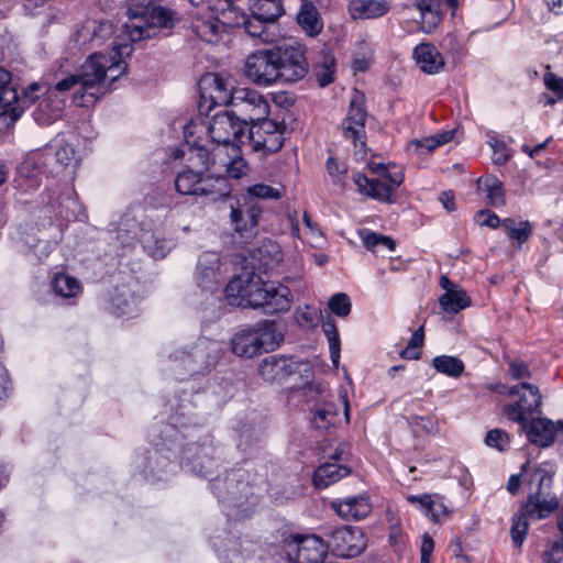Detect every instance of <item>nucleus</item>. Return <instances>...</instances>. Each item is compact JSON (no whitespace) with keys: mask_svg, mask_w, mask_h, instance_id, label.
<instances>
[{"mask_svg":"<svg viewBox=\"0 0 563 563\" xmlns=\"http://www.w3.org/2000/svg\"><path fill=\"white\" fill-rule=\"evenodd\" d=\"M132 53L126 43L117 44L111 53L91 54L77 73L58 80L45 96L37 100L32 115L40 125H51L64 111L65 100L58 95L75 89L73 102L77 107L93 106L102 96L112 90V84L126 70L125 56Z\"/></svg>","mask_w":563,"mask_h":563,"instance_id":"1","label":"nucleus"},{"mask_svg":"<svg viewBox=\"0 0 563 563\" xmlns=\"http://www.w3.org/2000/svg\"><path fill=\"white\" fill-rule=\"evenodd\" d=\"M230 305L243 308H263L266 313L285 312L291 306V291L283 285L264 282L255 273L244 272L234 277L224 288Z\"/></svg>","mask_w":563,"mask_h":563,"instance_id":"2","label":"nucleus"},{"mask_svg":"<svg viewBox=\"0 0 563 563\" xmlns=\"http://www.w3.org/2000/svg\"><path fill=\"white\" fill-rule=\"evenodd\" d=\"M126 15L123 32L132 42L152 38L159 30L172 27L176 20L173 10L156 1L146 4L133 3Z\"/></svg>","mask_w":563,"mask_h":563,"instance_id":"3","label":"nucleus"},{"mask_svg":"<svg viewBox=\"0 0 563 563\" xmlns=\"http://www.w3.org/2000/svg\"><path fill=\"white\" fill-rule=\"evenodd\" d=\"M368 169L376 175L375 178H368L361 173L353 174L352 179L357 191L379 202H394V190L404 183V173L396 166L376 162H371Z\"/></svg>","mask_w":563,"mask_h":563,"instance_id":"4","label":"nucleus"},{"mask_svg":"<svg viewBox=\"0 0 563 563\" xmlns=\"http://www.w3.org/2000/svg\"><path fill=\"white\" fill-rule=\"evenodd\" d=\"M283 340L273 321H262L236 332L231 339L232 352L252 358L262 351L274 350Z\"/></svg>","mask_w":563,"mask_h":563,"instance_id":"5","label":"nucleus"},{"mask_svg":"<svg viewBox=\"0 0 563 563\" xmlns=\"http://www.w3.org/2000/svg\"><path fill=\"white\" fill-rule=\"evenodd\" d=\"M175 188L180 195L210 197L213 201L228 198L231 194V187L225 176L203 175L201 170L191 168L178 173L175 178Z\"/></svg>","mask_w":563,"mask_h":563,"instance_id":"6","label":"nucleus"},{"mask_svg":"<svg viewBox=\"0 0 563 563\" xmlns=\"http://www.w3.org/2000/svg\"><path fill=\"white\" fill-rule=\"evenodd\" d=\"M207 133L212 142L240 148L245 145L247 125L232 111L218 112L208 121Z\"/></svg>","mask_w":563,"mask_h":563,"instance_id":"7","label":"nucleus"},{"mask_svg":"<svg viewBox=\"0 0 563 563\" xmlns=\"http://www.w3.org/2000/svg\"><path fill=\"white\" fill-rule=\"evenodd\" d=\"M285 130L284 122L266 117L247 126L245 144H249L253 152H262L265 155L278 152L284 145Z\"/></svg>","mask_w":563,"mask_h":563,"instance_id":"8","label":"nucleus"},{"mask_svg":"<svg viewBox=\"0 0 563 563\" xmlns=\"http://www.w3.org/2000/svg\"><path fill=\"white\" fill-rule=\"evenodd\" d=\"M230 107L247 126L266 119L271 112L268 99L260 91L247 87L235 89Z\"/></svg>","mask_w":563,"mask_h":563,"instance_id":"9","label":"nucleus"},{"mask_svg":"<svg viewBox=\"0 0 563 563\" xmlns=\"http://www.w3.org/2000/svg\"><path fill=\"white\" fill-rule=\"evenodd\" d=\"M509 396H517L518 400L504 407V415L511 421L526 428L528 415L537 412L541 406V394L536 385L520 383L508 390Z\"/></svg>","mask_w":563,"mask_h":563,"instance_id":"10","label":"nucleus"},{"mask_svg":"<svg viewBox=\"0 0 563 563\" xmlns=\"http://www.w3.org/2000/svg\"><path fill=\"white\" fill-rule=\"evenodd\" d=\"M207 11V14H194L190 27L203 42L216 44L221 40L225 29L232 27V15H236V10Z\"/></svg>","mask_w":563,"mask_h":563,"instance_id":"11","label":"nucleus"},{"mask_svg":"<svg viewBox=\"0 0 563 563\" xmlns=\"http://www.w3.org/2000/svg\"><path fill=\"white\" fill-rule=\"evenodd\" d=\"M278 82H296L308 73V62L300 46L275 47Z\"/></svg>","mask_w":563,"mask_h":563,"instance_id":"12","label":"nucleus"},{"mask_svg":"<svg viewBox=\"0 0 563 563\" xmlns=\"http://www.w3.org/2000/svg\"><path fill=\"white\" fill-rule=\"evenodd\" d=\"M367 112L364 104V96L356 93L350 101L349 110L341 123L342 135L352 142L355 148L364 151L366 147Z\"/></svg>","mask_w":563,"mask_h":563,"instance_id":"13","label":"nucleus"},{"mask_svg":"<svg viewBox=\"0 0 563 563\" xmlns=\"http://www.w3.org/2000/svg\"><path fill=\"white\" fill-rule=\"evenodd\" d=\"M245 76L255 85L269 87L278 82L275 47L251 54L245 63Z\"/></svg>","mask_w":563,"mask_h":563,"instance_id":"14","label":"nucleus"},{"mask_svg":"<svg viewBox=\"0 0 563 563\" xmlns=\"http://www.w3.org/2000/svg\"><path fill=\"white\" fill-rule=\"evenodd\" d=\"M328 551V543L314 534L294 536L286 543L287 555L295 563H322Z\"/></svg>","mask_w":563,"mask_h":563,"instance_id":"15","label":"nucleus"},{"mask_svg":"<svg viewBox=\"0 0 563 563\" xmlns=\"http://www.w3.org/2000/svg\"><path fill=\"white\" fill-rule=\"evenodd\" d=\"M23 112L18 91L12 84V75L0 67V132L11 129Z\"/></svg>","mask_w":563,"mask_h":563,"instance_id":"16","label":"nucleus"},{"mask_svg":"<svg viewBox=\"0 0 563 563\" xmlns=\"http://www.w3.org/2000/svg\"><path fill=\"white\" fill-rule=\"evenodd\" d=\"M301 367H307V364L285 355H271L258 364V374L268 383H283L289 376L299 373Z\"/></svg>","mask_w":563,"mask_h":563,"instance_id":"17","label":"nucleus"},{"mask_svg":"<svg viewBox=\"0 0 563 563\" xmlns=\"http://www.w3.org/2000/svg\"><path fill=\"white\" fill-rule=\"evenodd\" d=\"M328 545L340 556L353 558L364 551L366 542L361 529L344 526L330 533Z\"/></svg>","mask_w":563,"mask_h":563,"instance_id":"18","label":"nucleus"},{"mask_svg":"<svg viewBox=\"0 0 563 563\" xmlns=\"http://www.w3.org/2000/svg\"><path fill=\"white\" fill-rule=\"evenodd\" d=\"M220 255L216 252H205L199 256L196 280L198 286L209 292L216 291L222 279Z\"/></svg>","mask_w":563,"mask_h":563,"instance_id":"19","label":"nucleus"},{"mask_svg":"<svg viewBox=\"0 0 563 563\" xmlns=\"http://www.w3.org/2000/svg\"><path fill=\"white\" fill-rule=\"evenodd\" d=\"M230 221L234 231L243 234L256 228L262 207L250 197H242L235 205H231Z\"/></svg>","mask_w":563,"mask_h":563,"instance_id":"20","label":"nucleus"},{"mask_svg":"<svg viewBox=\"0 0 563 563\" xmlns=\"http://www.w3.org/2000/svg\"><path fill=\"white\" fill-rule=\"evenodd\" d=\"M274 23L275 22L272 20L261 18L253 11L250 15H245L236 10V15H232V27H244L250 36L257 37L266 43L273 41V34L269 32V27H272Z\"/></svg>","mask_w":563,"mask_h":563,"instance_id":"21","label":"nucleus"},{"mask_svg":"<svg viewBox=\"0 0 563 563\" xmlns=\"http://www.w3.org/2000/svg\"><path fill=\"white\" fill-rule=\"evenodd\" d=\"M332 507L340 517L346 520L363 519L372 511V505L365 495L334 500Z\"/></svg>","mask_w":563,"mask_h":563,"instance_id":"22","label":"nucleus"},{"mask_svg":"<svg viewBox=\"0 0 563 563\" xmlns=\"http://www.w3.org/2000/svg\"><path fill=\"white\" fill-rule=\"evenodd\" d=\"M415 7L420 13V30L433 33L442 23L443 11L441 0H415Z\"/></svg>","mask_w":563,"mask_h":563,"instance_id":"23","label":"nucleus"},{"mask_svg":"<svg viewBox=\"0 0 563 563\" xmlns=\"http://www.w3.org/2000/svg\"><path fill=\"white\" fill-rule=\"evenodd\" d=\"M412 56L420 70L426 74H438L444 67V59L433 44H418L413 49Z\"/></svg>","mask_w":563,"mask_h":563,"instance_id":"24","label":"nucleus"},{"mask_svg":"<svg viewBox=\"0 0 563 563\" xmlns=\"http://www.w3.org/2000/svg\"><path fill=\"white\" fill-rule=\"evenodd\" d=\"M203 89L213 103L229 106L233 100V92L238 87H232L228 79L218 74H210L202 80Z\"/></svg>","mask_w":563,"mask_h":563,"instance_id":"25","label":"nucleus"},{"mask_svg":"<svg viewBox=\"0 0 563 563\" xmlns=\"http://www.w3.org/2000/svg\"><path fill=\"white\" fill-rule=\"evenodd\" d=\"M296 20L302 32L310 37L319 35L323 29V20L320 12L309 0H302Z\"/></svg>","mask_w":563,"mask_h":563,"instance_id":"26","label":"nucleus"},{"mask_svg":"<svg viewBox=\"0 0 563 563\" xmlns=\"http://www.w3.org/2000/svg\"><path fill=\"white\" fill-rule=\"evenodd\" d=\"M111 33L112 26L109 23L86 20L76 29L74 41L78 45H85L90 42L101 43Z\"/></svg>","mask_w":563,"mask_h":563,"instance_id":"27","label":"nucleus"},{"mask_svg":"<svg viewBox=\"0 0 563 563\" xmlns=\"http://www.w3.org/2000/svg\"><path fill=\"white\" fill-rule=\"evenodd\" d=\"M526 431L528 440L540 446H549L553 443L558 432L554 423L545 418L533 419L530 424L526 423Z\"/></svg>","mask_w":563,"mask_h":563,"instance_id":"28","label":"nucleus"},{"mask_svg":"<svg viewBox=\"0 0 563 563\" xmlns=\"http://www.w3.org/2000/svg\"><path fill=\"white\" fill-rule=\"evenodd\" d=\"M389 10L387 0H352L349 4L351 16L356 19H376Z\"/></svg>","mask_w":563,"mask_h":563,"instance_id":"29","label":"nucleus"},{"mask_svg":"<svg viewBox=\"0 0 563 563\" xmlns=\"http://www.w3.org/2000/svg\"><path fill=\"white\" fill-rule=\"evenodd\" d=\"M559 501L552 494H545L536 498L528 497L522 511L530 519L540 520L547 518L558 507Z\"/></svg>","mask_w":563,"mask_h":563,"instance_id":"30","label":"nucleus"},{"mask_svg":"<svg viewBox=\"0 0 563 563\" xmlns=\"http://www.w3.org/2000/svg\"><path fill=\"white\" fill-rule=\"evenodd\" d=\"M351 468L336 463H325L320 465L313 473V484L317 488H327L341 478L347 476Z\"/></svg>","mask_w":563,"mask_h":563,"instance_id":"31","label":"nucleus"},{"mask_svg":"<svg viewBox=\"0 0 563 563\" xmlns=\"http://www.w3.org/2000/svg\"><path fill=\"white\" fill-rule=\"evenodd\" d=\"M113 313L117 316H128L137 312V302L134 294L125 286L117 287L111 297Z\"/></svg>","mask_w":563,"mask_h":563,"instance_id":"32","label":"nucleus"},{"mask_svg":"<svg viewBox=\"0 0 563 563\" xmlns=\"http://www.w3.org/2000/svg\"><path fill=\"white\" fill-rule=\"evenodd\" d=\"M501 228L510 240H515L519 245L527 242L532 234V224L528 220H516L514 218H505Z\"/></svg>","mask_w":563,"mask_h":563,"instance_id":"33","label":"nucleus"},{"mask_svg":"<svg viewBox=\"0 0 563 563\" xmlns=\"http://www.w3.org/2000/svg\"><path fill=\"white\" fill-rule=\"evenodd\" d=\"M439 303L443 311L451 314H456L471 305V298L465 290L459 288L456 290L444 292L440 297Z\"/></svg>","mask_w":563,"mask_h":563,"instance_id":"34","label":"nucleus"},{"mask_svg":"<svg viewBox=\"0 0 563 563\" xmlns=\"http://www.w3.org/2000/svg\"><path fill=\"white\" fill-rule=\"evenodd\" d=\"M431 364L438 373L453 378L460 377L465 368L463 361L452 355L435 356Z\"/></svg>","mask_w":563,"mask_h":563,"instance_id":"35","label":"nucleus"},{"mask_svg":"<svg viewBox=\"0 0 563 563\" xmlns=\"http://www.w3.org/2000/svg\"><path fill=\"white\" fill-rule=\"evenodd\" d=\"M454 131H445L435 135H431L421 140H413L409 144V150H412L413 152L421 153H431L435 148H438L441 145H444L453 140Z\"/></svg>","mask_w":563,"mask_h":563,"instance_id":"36","label":"nucleus"},{"mask_svg":"<svg viewBox=\"0 0 563 563\" xmlns=\"http://www.w3.org/2000/svg\"><path fill=\"white\" fill-rule=\"evenodd\" d=\"M313 421L318 428H325L328 424H335L341 421L338 405L331 401L318 404L313 411Z\"/></svg>","mask_w":563,"mask_h":563,"instance_id":"37","label":"nucleus"},{"mask_svg":"<svg viewBox=\"0 0 563 563\" xmlns=\"http://www.w3.org/2000/svg\"><path fill=\"white\" fill-rule=\"evenodd\" d=\"M251 10L265 20L276 22L284 13V0H253Z\"/></svg>","mask_w":563,"mask_h":563,"instance_id":"38","label":"nucleus"},{"mask_svg":"<svg viewBox=\"0 0 563 563\" xmlns=\"http://www.w3.org/2000/svg\"><path fill=\"white\" fill-rule=\"evenodd\" d=\"M195 455L191 460L192 471L201 476L209 477L212 475L211 468L214 464L210 454L213 452L211 445L202 444L195 448Z\"/></svg>","mask_w":563,"mask_h":563,"instance_id":"39","label":"nucleus"},{"mask_svg":"<svg viewBox=\"0 0 563 563\" xmlns=\"http://www.w3.org/2000/svg\"><path fill=\"white\" fill-rule=\"evenodd\" d=\"M552 475L544 468H537L530 477L528 488L529 497L536 498L551 494Z\"/></svg>","mask_w":563,"mask_h":563,"instance_id":"40","label":"nucleus"},{"mask_svg":"<svg viewBox=\"0 0 563 563\" xmlns=\"http://www.w3.org/2000/svg\"><path fill=\"white\" fill-rule=\"evenodd\" d=\"M46 152L53 153L56 162L63 166L78 164L74 147L63 139L55 140L54 144L46 148Z\"/></svg>","mask_w":563,"mask_h":563,"instance_id":"41","label":"nucleus"},{"mask_svg":"<svg viewBox=\"0 0 563 563\" xmlns=\"http://www.w3.org/2000/svg\"><path fill=\"white\" fill-rule=\"evenodd\" d=\"M362 241L364 246L375 254L383 253L384 251L393 252L396 247V243L391 238L376 232L362 233Z\"/></svg>","mask_w":563,"mask_h":563,"instance_id":"42","label":"nucleus"},{"mask_svg":"<svg viewBox=\"0 0 563 563\" xmlns=\"http://www.w3.org/2000/svg\"><path fill=\"white\" fill-rule=\"evenodd\" d=\"M53 289L56 295L70 298L77 296L81 291L80 283L66 274H57L53 280Z\"/></svg>","mask_w":563,"mask_h":563,"instance_id":"43","label":"nucleus"},{"mask_svg":"<svg viewBox=\"0 0 563 563\" xmlns=\"http://www.w3.org/2000/svg\"><path fill=\"white\" fill-rule=\"evenodd\" d=\"M51 208L56 212V216L66 221L78 219L81 212L80 203L69 196L59 197L57 205L51 203Z\"/></svg>","mask_w":563,"mask_h":563,"instance_id":"44","label":"nucleus"},{"mask_svg":"<svg viewBox=\"0 0 563 563\" xmlns=\"http://www.w3.org/2000/svg\"><path fill=\"white\" fill-rule=\"evenodd\" d=\"M486 194L488 203L493 207H501L506 203L505 192L501 181L496 177H486L483 187H479Z\"/></svg>","mask_w":563,"mask_h":563,"instance_id":"45","label":"nucleus"},{"mask_svg":"<svg viewBox=\"0 0 563 563\" xmlns=\"http://www.w3.org/2000/svg\"><path fill=\"white\" fill-rule=\"evenodd\" d=\"M322 330L329 342L331 360L336 365L340 360V336L335 322L330 316L322 321Z\"/></svg>","mask_w":563,"mask_h":563,"instance_id":"46","label":"nucleus"},{"mask_svg":"<svg viewBox=\"0 0 563 563\" xmlns=\"http://www.w3.org/2000/svg\"><path fill=\"white\" fill-rule=\"evenodd\" d=\"M19 186L25 190L35 188L40 185L38 169L31 159L24 161L18 168Z\"/></svg>","mask_w":563,"mask_h":563,"instance_id":"47","label":"nucleus"},{"mask_svg":"<svg viewBox=\"0 0 563 563\" xmlns=\"http://www.w3.org/2000/svg\"><path fill=\"white\" fill-rule=\"evenodd\" d=\"M176 464L169 462V459L162 453L155 452L154 456L151 457L150 472L156 479L167 478L168 473L175 471Z\"/></svg>","mask_w":563,"mask_h":563,"instance_id":"48","label":"nucleus"},{"mask_svg":"<svg viewBox=\"0 0 563 563\" xmlns=\"http://www.w3.org/2000/svg\"><path fill=\"white\" fill-rule=\"evenodd\" d=\"M284 190L282 188L272 187L264 184H255L246 189V195L253 201L256 199H272L277 200L283 197Z\"/></svg>","mask_w":563,"mask_h":563,"instance_id":"49","label":"nucleus"},{"mask_svg":"<svg viewBox=\"0 0 563 563\" xmlns=\"http://www.w3.org/2000/svg\"><path fill=\"white\" fill-rule=\"evenodd\" d=\"M172 361L174 363L173 371L179 379H184L185 374H194L198 372L197 367L194 365L195 362L191 354H187L185 352L176 353L172 356Z\"/></svg>","mask_w":563,"mask_h":563,"instance_id":"50","label":"nucleus"},{"mask_svg":"<svg viewBox=\"0 0 563 563\" xmlns=\"http://www.w3.org/2000/svg\"><path fill=\"white\" fill-rule=\"evenodd\" d=\"M328 307L339 318H346L351 313L352 303L345 292H338L330 297Z\"/></svg>","mask_w":563,"mask_h":563,"instance_id":"51","label":"nucleus"},{"mask_svg":"<svg viewBox=\"0 0 563 563\" xmlns=\"http://www.w3.org/2000/svg\"><path fill=\"white\" fill-rule=\"evenodd\" d=\"M327 170L333 185L341 189L345 188L347 165L344 162H339L333 157H329L327 161Z\"/></svg>","mask_w":563,"mask_h":563,"instance_id":"52","label":"nucleus"},{"mask_svg":"<svg viewBox=\"0 0 563 563\" xmlns=\"http://www.w3.org/2000/svg\"><path fill=\"white\" fill-rule=\"evenodd\" d=\"M334 59L329 54H324L322 63L316 67V76L321 87H325L333 81Z\"/></svg>","mask_w":563,"mask_h":563,"instance_id":"53","label":"nucleus"},{"mask_svg":"<svg viewBox=\"0 0 563 563\" xmlns=\"http://www.w3.org/2000/svg\"><path fill=\"white\" fill-rule=\"evenodd\" d=\"M528 519L530 518L522 511L512 522L510 533L516 547H521L525 541L529 528Z\"/></svg>","mask_w":563,"mask_h":563,"instance_id":"54","label":"nucleus"},{"mask_svg":"<svg viewBox=\"0 0 563 563\" xmlns=\"http://www.w3.org/2000/svg\"><path fill=\"white\" fill-rule=\"evenodd\" d=\"M423 338H424L423 328L420 327L418 330L415 331L407 347L404 351H401L400 355L404 358H408V360L419 358V355H420L419 349L423 344Z\"/></svg>","mask_w":563,"mask_h":563,"instance_id":"55","label":"nucleus"},{"mask_svg":"<svg viewBox=\"0 0 563 563\" xmlns=\"http://www.w3.org/2000/svg\"><path fill=\"white\" fill-rule=\"evenodd\" d=\"M489 145L493 150V163L496 165H504L510 158V150L506 145V143L501 140H497L492 137L489 141Z\"/></svg>","mask_w":563,"mask_h":563,"instance_id":"56","label":"nucleus"},{"mask_svg":"<svg viewBox=\"0 0 563 563\" xmlns=\"http://www.w3.org/2000/svg\"><path fill=\"white\" fill-rule=\"evenodd\" d=\"M485 443L498 451H505L509 446V437L500 429H493L486 434Z\"/></svg>","mask_w":563,"mask_h":563,"instance_id":"57","label":"nucleus"},{"mask_svg":"<svg viewBox=\"0 0 563 563\" xmlns=\"http://www.w3.org/2000/svg\"><path fill=\"white\" fill-rule=\"evenodd\" d=\"M542 563H563V537L549 544L543 552Z\"/></svg>","mask_w":563,"mask_h":563,"instance_id":"58","label":"nucleus"},{"mask_svg":"<svg viewBox=\"0 0 563 563\" xmlns=\"http://www.w3.org/2000/svg\"><path fill=\"white\" fill-rule=\"evenodd\" d=\"M144 247L147 252L155 258H163L168 253L170 245L166 240H155L154 243L144 238L143 239Z\"/></svg>","mask_w":563,"mask_h":563,"instance_id":"59","label":"nucleus"},{"mask_svg":"<svg viewBox=\"0 0 563 563\" xmlns=\"http://www.w3.org/2000/svg\"><path fill=\"white\" fill-rule=\"evenodd\" d=\"M408 503L419 508L426 516L430 517L432 504H433V494H422V495H409L407 497Z\"/></svg>","mask_w":563,"mask_h":563,"instance_id":"60","label":"nucleus"},{"mask_svg":"<svg viewBox=\"0 0 563 563\" xmlns=\"http://www.w3.org/2000/svg\"><path fill=\"white\" fill-rule=\"evenodd\" d=\"M475 219L481 227H487L490 229H497L499 225L501 227L503 220L498 218V216L489 210H479Z\"/></svg>","mask_w":563,"mask_h":563,"instance_id":"61","label":"nucleus"},{"mask_svg":"<svg viewBox=\"0 0 563 563\" xmlns=\"http://www.w3.org/2000/svg\"><path fill=\"white\" fill-rule=\"evenodd\" d=\"M449 515L448 506L444 503V499L439 494H433V504L430 514V518L433 522H440L443 517Z\"/></svg>","mask_w":563,"mask_h":563,"instance_id":"62","label":"nucleus"},{"mask_svg":"<svg viewBox=\"0 0 563 563\" xmlns=\"http://www.w3.org/2000/svg\"><path fill=\"white\" fill-rule=\"evenodd\" d=\"M544 85L549 90H551L556 96L558 100H560V101L563 100V78L562 77H559L553 73H548L544 75Z\"/></svg>","mask_w":563,"mask_h":563,"instance_id":"63","label":"nucleus"},{"mask_svg":"<svg viewBox=\"0 0 563 563\" xmlns=\"http://www.w3.org/2000/svg\"><path fill=\"white\" fill-rule=\"evenodd\" d=\"M249 170L246 162L242 157H234L227 165V173L231 178H241Z\"/></svg>","mask_w":563,"mask_h":563,"instance_id":"64","label":"nucleus"}]
</instances>
